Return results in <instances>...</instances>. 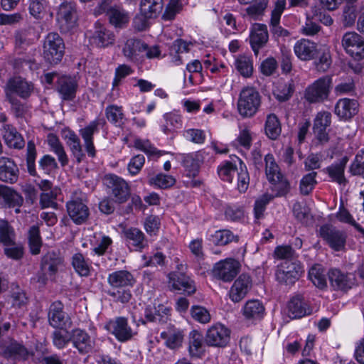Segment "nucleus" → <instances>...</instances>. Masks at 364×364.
<instances>
[{"label": "nucleus", "mask_w": 364, "mask_h": 364, "mask_svg": "<svg viewBox=\"0 0 364 364\" xmlns=\"http://www.w3.org/2000/svg\"><path fill=\"white\" fill-rule=\"evenodd\" d=\"M107 283L111 289L107 294L116 302L128 303L132 298L130 288L136 283L134 275L129 271L121 269L108 274Z\"/></svg>", "instance_id": "nucleus-1"}, {"label": "nucleus", "mask_w": 364, "mask_h": 364, "mask_svg": "<svg viewBox=\"0 0 364 364\" xmlns=\"http://www.w3.org/2000/svg\"><path fill=\"white\" fill-rule=\"evenodd\" d=\"M64 259L60 253L48 252L41 261V270L33 279L41 285H46L48 280H54L58 270L63 267Z\"/></svg>", "instance_id": "nucleus-2"}, {"label": "nucleus", "mask_w": 364, "mask_h": 364, "mask_svg": "<svg viewBox=\"0 0 364 364\" xmlns=\"http://www.w3.org/2000/svg\"><path fill=\"white\" fill-rule=\"evenodd\" d=\"M77 5L74 1L65 0L56 8L55 20L61 32L67 33L77 26Z\"/></svg>", "instance_id": "nucleus-3"}, {"label": "nucleus", "mask_w": 364, "mask_h": 364, "mask_svg": "<svg viewBox=\"0 0 364 364\" xmlns=\"http://www.w3.org/2000/svg\"><path fill=\"white\" fill-rule=\"evenodd\" d=\"M304 272V267L299 260L287 259L277 266L275 277L282 284L293 285Z\"/></svg>", "instance_id": "nucleus-4"}, {"label": "nucleus", "mask_w": 364, "mask_h": 364, "mask_svg": "<svg viewBox=\"0 0 364 364\" xmlns=\"http://www.w3.org/2000/svg\"><path fill=\"white\" fill-rule=\"evenodd\" d=\"M87 197L85 193L75 192L66 203L67 212L76 225L85 223L90 215Z\"/></svg>", "instance_id": "nucleus-5"}, {"label": "nucleus", "mask_w": 364, "mask_h": 364, "mask_svg": "<svg viewBox=\"0 0 364 364\" xmlns=\"http://www.w3.org/2000/svg\"><path fill=\"white\" fill-rule=\"evenodd\" d=\"M260 103V95L257 90L252 87H245L238 99V112L243 117H251L258 111Z\"/></svg>", "instance_id": "nucleus-6"}, {"label": "nucleus", "mask_w": 364, "mask_h": 364, "mask_svg": "<svg viewBox=\"0 0 364 364\" xmlns=\"http://www.w3.org/2000/svg\"><path fill=\"white\" fill-rule=\"evenodd\" d=\"M332 85V77L330 75L323 76L305 90V99L310 103L321 102L328 98Z\"/></svg>", "instance_id": "nucleus-7"}, {"label": "nucleus", "mask_w": 364, "mask_h": 364, "mask_svg": "<svg viewBox=\"0 0 364 364\" xmlns=\"http://www.w3.org/2000/svg\"><path fill=\"white\" fill-rule=\"evenodd\" d=\"M231 331L220 323L212 325L206 331L204 342L210 347L225 348L230 341Z\"/></svg>", "instance_id": "nucleus-8"}, {"label": "nucleus", "mask_w": 364, "mask_h": 364, "mask_svg": "<svg viewBox=\"0 0 364 364\" xmlns=\"http://www.w3.org/2000/svg\"><path fill=\"white\" fill-rule=\"evenodd\" d=\"M104 183L116 202L125 203L130 196V188L127 182L115 174L105 176Z\"/></svg>", "instance_id": "nucleus-9"}, {"label": "nucleus", "mask_w": 364, "mask_h": 364, "mask_svg": "<svg viewBox=\"0 0 364 364\" xmlns=\"http://www.w3.org/2000/svg\"><path fill=\"white\" fill-rule=\"evenodd\" d=\"M105 328L118 341L122 343L131 340L135 335L128 323L127 318L122 316L109 321Z\"/></svg>", "instance_id": "nucleus-10"}, {"label": "nucleus", "mask_w": 364, "mask_h": 364, "mask_svg": "<svg viewBox=\"0 0 364 364\" xmlns=\"http://www.w3.org/2000/svg\"><path fill=\"white\" fill-rule=\"evenodd\" d=\"M240 263L233 258H227L215 264L213 269V276L228 282L232 281L238 274Z\"/></svg>", "instance_id": "nucleus-11"}, {"label": "nucleus", "mask_w": 364, "mask_h": 364, "mask_svg": "<svg viewBox=\"0 0 364 364\" xmlns=\"http://www.w3.org/2000/svg\"><path fill=\"white\" fill-rule=\"evenodd\" d=\"M319 232L321 237L331 249L335 251H341L344 249L347 239L345 232L328 225L321 226Z\"/></svg>", "instance_id": "nucleus-12"}, {"label": "nucleus", "mask_w": 364, "mask_h": 364, "mask_svg": "<svg viewBox=\"0 0 364 364\" xmlns=\"http://www.w3.org/2000/svg\"><path fill=\"white\" fill-rule=\"evenodd\" d=\"M331 287L336 291H348L356 284V278L353 273H346L339 269H331L328 272Z\"/></svg>", "instance_id": "nucleus-13"}, {"label": "nucleus", "mask_w": 364, "mask_h": 364, "mask_svg": "<svg viewBox=\"0 0 364 364\" xmlns=\"http://www.w3.org/2000/svg\"><path fill=\"white\" fill-rule=\"evenodd\" d=\"M105 123L103 119H95L79 130V134L84 141V146L88 156L94 158L96 150L94 145V134L99 132V126Z\"/></svg>", "instance_id": "nucleus-14"}, {"label": "nucleus", "mask_w": 364, "mask_h": 364, "mask_svg": "<svg viewBox=\"0 0 364 364\" xmlns=\"http://www.w3.org/2000/svg\"><path fill=\"white\" fill-rule=\"evenodd\" d=\"M33 90V85L32 83L21 77H14L7 82L5 91L6 97L18 95L21 98L26 99L30 97Z\"/></svg>", "instance_id": "nucleus-15"}, {"label": "nucleus", "mask_w": 364, "mask_h": 364, "mask_svg": "<svg viewBox=\"0 0 364 364\" xmlns=\"http://www.w3.org/2000/svg\"><path fill=\"white\" fill-rule=\"evenodd\" d=\"M331 124V114L329 112H319L314 120L313 132L316 139L321 144H326L329 140L326 129Z\"/></svg>", "instance_id": "nucleus-16"}, {"label": "nucleus", "mask_w": 364, "mask_h": 364, "mask_svg": "<svg viewBox=\"0 0 364 364\" xmlns=\"http://www.w3.org/2000/svg\"><path fill=\"white\" fill-rule=\"evenodd\" d=\"M78 87L75 77L61 75L56 82V91L63 101H72L75 98Z\"/></svg>", "instance_id": "nucleus-17"}, {"label": "nucleus", "mask_w": 364, "mask_h": 364, "mask_svg": "<svg viewBox=\"0 0 364 364\" xmlns=\"http://www.w3.org/2000/svg\"><path fill=\"white\" fill-rule=\"evenodd\" d=\"M171 308L164 304L158 306H147L144 309V318L141 322H153L159 324H164L171 320Z\"/></svg>", "instance_id": "nucleus-18"}, {"label": "nucleus", "mask_w": 364, "mask_h": 364, "mask_svg": "<svg viewBox=\"0 0 364 364\" xmlns=\"http://www.w3.org/2000/svg\"><path fill=\"white\" fill-rule=\"evenodd\" d=\"M185 333L183 330L169 324L161 331L160 337L164 341V345L171 350H177L182 346Z\"/></svg>", "instance_id": "nucleus-19"}, {"label": "nucleus", "mask_w": 364, "mask_h": 364, "mask_svg": "<svg viewBox=\"0 0 364 364\" xmlns=\"http://www.w3.org/2000/svg\"><path fill=\"white\" fill-rule=\"evenodd\" d=\"M85 36L89 38V43L91 46H110L114 43V35L110 31L107 30L103 26L96 22L95 24V31H88Z\"/></svg>", "instance_id": "nucleus-20"}, {"label": "nucleus", "mask_w": 364, "mask_h": 364, "mask_svg": "<svg viewBox=\"0 0 364 364\" xmlns=\"http://www.w3.org/2000/svg\"><path fill=\"white\" fill-rule=\"evenodd\" d=\"M71 342L79 353L87 354L91 352L95 346V341L84 330L75 328L71 331Z\"/></svg>", "instance_id": "nucleus-21"}, {"label": "nucleus", "mask_w": 364, "mask_h": 364, "mask_svg": "<svg viewBox=\"0 0 364 364\" xmlns=\"http://www.w3.org/2000/svg\"><path fill=\"white\" fill-rule=\"evenodd\" d=\"M168 278L169 284L173 289L182 291L188 295L195 293L196 290L195 283L188 275L182 272H173L169 274Z\"/></svg>", "instance_id": "nucleus-22"}, {"label": "nucleus", "mask_w": 364, "mask_h": 364, "mask_svg": "<svg viewBox=\"0 0 364 364\" xmlns=\"http://www.w3.org/2000/svg\"><path fill=\"white\" fill-rule=\"evenodd\" d=\"M252 287L251 277L245 274H241L233 283L229 295L234 302L240 301Z\"/></svg>", "instance_id": "nucleus-23"}, {"label": "nucleus", "mask_w": 364, "mask_h": 364, "mask_svg": "<svg viewBox=\"0 0 364 364\" xmlns=\"http://www.w3.org/2000/svg\"><path fill=\"white\" fill-rule=\"evenodd\" d=\"M311 309L301 296L292 297L287 305V314L291 319L301 318L310 315Z\"/></svg>", "instance_id": "nucleus-24"}, {"label": "nucleus", "mask_w": 364, "mask_h": 364, "mask_svg": "<svg viewBox=\"0 0 364 364\" xmlns=\"http://www.w3.org/2000/svg\"><path fill=\"white\" fill-rule=\"evenodd\" d=\"M18 168L12 159L0 158V181L12 184L18 181Z\"/></svg>", "instance_id": "nucleus-25"}, {"label": "nucleus", "mask_w": 364, "mask_h": 364, "mask_svg": "<svg viewBox=\"0 0 364 364\" xmlns=\"http://www.w3.org/2000/svg\"><path fill=\"white\" fill-rule=\"evenodd\" d=\"M48 318L49 324L53 328H63L66 326L68 318L61 301H55L50 304Z\"/></svg>", "instance_id": "nucleus-26"}, {"label": "nucleus", "mask_w": 364, "mask_h": 364, "mask_svg": "<svg viewBox=\"0 0 364 364\" xmlns=\"http://www.w3.org/2000/svg\"><path fill=\"white\" fill-rule=\"evenodd\" d=\"M359 104L356 100L340 99L335 106V114L341 119L352 118L358 112Z\"/></svg>", "instance_id": "nucleus-27"}, {"label": "nucleus", "mask_w": 364, "mask_h": 364, "mask_svg": "<svg viewBox=\"0 0 364 364\" xmlns=\"http://www.w3.org/2000/svg\"><path fill=\"white\" fill-rule=\"evenodd\" d=\"M102 11H107L109 23L116 28H123L129 22L128 14L119 8L108 7L107 2H102L100 5Z\"/></svg>", "instance_id": "nucleus-28"}, {"label": "nucleus", "mask_w": 364, "mask_h": 364, "mask_svg": "<svg viewBox=\"0 0 364 364\" xmlns=\"http://www.w3.org/2000/svg\"><path fill=\"white\" fill-rule=\"evenodd\" d=\"M64 139L75 162L80 164L85 159V154L82 150L79 136L73 131L68 130L65 133Z\"/></svg>", "instance_id": "nucleus-29"}, {"label": "nucleus", "mask_w": 364, "mask_h": 364, "mask_svg": "<svg viewBox=\"0 0 364 364\" xmlns=\"http://www.w3.org/2000/svg\"><path fill=\"white\" fill-rule=\"evenodd\" d=\"M124 234L126 243L132 250L141 251L147 245L144 232L138 228L127 229L124 231Z\"/></svg>", "instance_id": "nucleus-30"}, {"label": "nucleus", "mask_w": 364, "mask_h": 364, "mask_svg": "<svg viewBox=\"0 0 364 364\" xmlns=\"http://www.w3.org/2000/svg\"><path fill=\"white\" fill-rule=\"evenodd\" d=\"M348 161V158L344 156L338 161L325 168L323 171L329 176L331 181L336 182L339 184H346L347 180L345 178L344 172Z\"/></svg>", "instance_id": "nucleus-31"}, {"label": "nucleus", "mask_w": 364, "mask_h": 364, "mask_svg": "<svg viewBox=\"0 0 364 364\" xmlns=\"http://www.w3.org/2000/svg\"><path fill=\"white\" fill-rule=\"evenodd\" d=\"M165 124L161 126V131L165 134H169L180 129L183 127V117L178 111L165 113L163 116Z\"/></svg>", "instance_id": "nucleus-32"}, {"label": "nucleus", "mask_w": 364, "mask_h": 364, "mask_svg": "<svg viewBox=\"0 0 364 364\" xmlns=\"http://www.w3.org/2000/svg\"><path fill=\"white\" fill-rule=\"evenodd\" d=\"M3 138L10 148L21 149L24 147L25 141L16 129L10 124L4 126Z\"/></svg>", "instance_id": "nucleus-33"}, {"label": "nucleus", "mask_w": 364, "mask_h": 364, "mask_svg": "<svg viewBox=\"0 0 364 364\" xmlns=\"http://www.w3.org/2000/svg\"><path fill=\"white\" fill-rule=\"evenodd\" d=\"M209 240L216 246H225L232 242H238L239 236L228 229H221L215 231Z\"/></svg>", "instance_id": "nucleus-34"}, {"label": "nucleus", "mask_w": 364, "mask_h": 364, "mask_svg": "<svg viewBox=\"0 0 364 364\" xmlns=\"http://www.w3.org/2000/svg\"><path fill=\"white\" fill-rule=\"evenodd\" d=\"M3 354L6 358L26 360L28 356V351L21 343L13 341L4 347Z\"/></svg>", "instance_id": "nucleus-35"}, {"label": "nucleus", "mask_w": 364, "mask_h": 364, "mask_svg": "<svg viewBox=\"0 0 364 364\" xmlns=\"http://www.w3.org/2000/svg\"><path fill=\"white\" fill-rule=\"evenodd\" d=\"M267 27L265 24L255 23L250 31V42L251 46H263L268 41Z\"/></svg>", "instance_id": "nucleus-36"}, {"label": "nucleus", "mask_w": 364, "mask_h": 364, "mask_svg": "<svg viewBox=\"0 0 364 364\" xmlns=\"http://www.w3.org/2000/svg\"><path fill=\"white\" fill-rule=\"evenodd\" d=\"M181 164L185 168L187 176L194 178L198 175L200 162L196 154H183L181 156Z\"/></svg>", "instance_id": "nucleus-37"}, {"label": "nucleus", "mask_w": 364, "mask_h": 364, "mask_svg": "<svg viewBox=\"0 0 364 364\" xmlns=\"http://www.w3.org/2000/svg\"><path fill=\"white\" fill-rule=\"evenodd\" d=\"M72 266L75 272L80 277H88L92 269L88 259H85L82 254L75 253L72 257Z\"/></svg>", "instance_id": "nucleus-38"}, {"label": "nucleus", "mask_w": 364, "mask_h": 364, "mask_svg": "<svg viewBox=\"0 0 364 364\" xmlns=\"http://www.w3.org/2000/svg\"><path fill=\"white\" fill-rule=\"evenodd\" d=\"M188 351L192 357L199 358L204 352L202 335L197 331L189 334Z\"/></svg>", "instance_id": "nucleus-39"}, {"label": "nucleus", "mask_w": 364, "mask_h": 364, "mask_svg": "<svg viewBox=\"0 0 364 364\" xmlns=\"http://www.w3.org/2000/svg\"><path fill=\"white\" fill-rule=\"evenodd\" d=\"M267 136L272 140L277 139L282 132L280 122L274 114H269L267 117L264 126Z\"/></svg>", "instance_id": "nucleus-40"}, {"label": "nucleus", "mask_w": 364, "mask_h": 364, "mask_svg": "<svg viewBox=\"0 0 364 364\" xmlns=\"http://www.w3.org/2000/svg\"><path fill=\"white\" fill-rule=\"evenodd\" d=\"M264 311L262 304L257 299L247 301L242 308V314L247 318H256L260 317Z\"/></svg>", "instance_id": "nucleus-41"}, {"label": "nucleus", "mask_w": 364, "mask_h": 364, "mask_svg": "<svg viewBox=\"0 0 364 364\" xmlns=\"http://www.w3.org/2000/svg\"><path fill=\"white\" fill-rule=\"evenodd\" d=\"M28 245L32 255H38L43 245L40 230L37 225H33L28 232Z\"/></svg>", "instance_id": "nucleus-42"}, {"label": "nucleus", "mask_w": 364, "mask_h": 364, "mask_svg": "<svg viewBox=\"0 0 364 364\" xmlns=\"http://www.w3.org/2000/svg\"><path fill=\"white\" fill-rule=\"evenodd\" d=\"M176 178L171 176L159 173L156 176L149 174V183L157 188L166 189L172 187L176 183Z\"/></svg>", "instance_id": "nucleus-43"}, {"label": "nucleus", "mask_w": 364, "mask_h": 364, "mask_svg": "<svg viewBox=\"0 0 364 364\" xmlns=\"http://www.w3.org/2000/svg\"><path fill=\"white\" fill-rule=\"evenodd\" d=\"M309 278L319 289H323L327 286L325 271L320 264H315L309 269Z\"/></svg>", "instance_id": "nucleus-44"}, {"label": "nucleus", "mask_w": 364, "mask_h": 364, "mask_svg": "<svg viewBox=\"0 0 364 364\" xmlns=\"http://www.w3.org/2000/svg\"><path fill=\"white\" fill-rule=\"evenodd\" d=\"M16 240V232L10 223L0 218V244L9 245Z\"/></svg>", "instance_id": "nucleus-45"}, {"label": "nucleus", "mask_w": 364, "mask_h": 364, "mask_svg": "<svg viewBox=\"0 0 364 364\" xmlns=\"http://www.w3.org/2000/svg\"><path fill=\"white\" fill-rule=\"evenodd\" d=\"M105 115L109 122L117 127H122L124 122L122 107L115 105H109L105 109Z\"/></svg>", "instance_id": "nucleus-46"}, {"label": "nucleus", "mask_w": 364, "mask_h": 364, "mask_svg": "<svg viewBox=\"0 0 364 364\" xmlns=\"http://www.w3.org/2000/svg\"><path fill=\"white\" fill-rule=\"evenodd\" d=\"M163 7V0H141L140 3V10L155 18L161 12Z\"/></svg>", "instance_id": "nucleus-47"}, {"label": "nucleus", "mask_w": 364, "mask_h": 364, "mask_svg": "<svg viewBox=\"0 0 364 364\" xmlns=\"http://www.w3.org/2000/svg\"><path fill=\"white\" fill-rule=\"evenodd\" d=\"M266 162V176L269 183H275L278 181L279 178H282L283 175L279 171L278 165L275 163L274 157L271 154H267L265 156Z\"/></svg>", "instance_id": "nucleus-48"}, {"label": "nucleus", "mask_w": 364, "mask_h": 364, "mask_svg": "<svg viewBox=\"0 0 364 364\" xmlns=\"http://www.w3.org/2000/svg\"><path fill=\"white\" fill-rule=\"evenodd\" d=\"M268 3V0H257L254 4L246 8V13L255 21L262 20Z\"/></svg>", "instance_id": "nucleus-49"}, {"label": "nucleus", "mask_w": 364, "mask_h": 364, "mask_svg": "<svg viewBox=\"0 0 364 364\" xmlns=\"http://www.w3.org/2000/svg\"><path fill=\"white\" fill-rule=\"evenodd\" d=\"M336 218L343 223L350 225L354 227L356 230L364 235V228L358 224L350 212L345 208L343 204L339 206L338 212L336 213Z\"/></svg>", "instance_id": "nucleus-50"}, {"label": "nucleus", "mask_w": 364, "mask_h": 364, "mask_svg": "<svg viewBox=\"0 0 364 364\" xmlns=\"http://www.w3.org/2000/svg\"><path fill=\"white\" fill-rule=\"evenodd\" d=\"M182 136L186 141L198 145L203 144L206 139L205 131L200 129L190 128L184 129Z\"/></svg>", "instance_id": "nucleus-51"}, {"label": "nucleus", "mask_w": 364, "mask_h": 364, "mask_svg": "<svg viewBox=\"0 0 364 364\" xmlns=\"http://www.w3.org/2000/svg\"><path fill=\"white\" fill-rule=\"evenodd\" d=\"M4 253L13 260L19 261L24 255V247L21 243H16V240L9 245H4Z\"/></svg>", "instance_id": "nucleus-52"}, {"label": "nucleus", "mask_w": 364, "mask_h": 364, "mask_svg": "<svg viewBox=\"0 0 364 364\" xmlns=\"http://www.w3.org/2000/svg\"><path fill=\"white\" fill-rule=\"evenodd\" d=\"M43 57L45 60L52 65L60 63L64 55L65 47H44Z\"/></svg>", "instance_id": "nucleus-53"}, {"label": "nucleus", "mask_w": 364, "mask_h": 364, "mask_svg": "<svg viewBox=\"0 0 364 364\" xmlns=\"http://www.w3.org/2000/svg\"><path fill=\"white\" fill-rule=\"evenodd\" d=\"M316 176L317 173L312 171L302 177L299 184L300 192L302 195L307 196L313 191L317 183Z\"/></svg>", "instance_id": "nucleus-54"}, {"label": "nucleus", "mask_w": 364, "mask_h": 364, "mask_svg": "<svg viewBox=\"0 0 364 364\" xmlns=\"http://www.w3.org/2000/svg\"><path fill=\"white\" fill-rule=\"evenodd\" d=\"M237 174V189L240 193H245L250 184V176L245 164L240 160V168L236 171Z\"/></svg>", "instance_id": "nucleus-55"}, {"label": "nucleus", "mask_w": 364, "mask_h": 364, "mask_svg": "<svg viewBox=\"0 0 364 364\" xmlns=\"http://www.w3.org/2000/svg\"><path fill=\"white\" fill-rule=\"evenodd\" d=\"M236 171H237V167L230 161H225L218 168L219 177L228 183H232Z\"/></svg>", "instance_id": "nucleus-56"}, {"label": "nucleus", "mask_w": 364, "mask_h": 364, "mask_svg": "<svg viewBox=\"0 0 364 364\" xmlns=\"http://www.w3.org/2000/svg\"><path fill=\"white\" fill-rule=\"evenodd\" d=\"M356 1L346 0V4L343 8V16L346 26H352L357 18V6L354 4Z\"/></svg>", "instance_id": "nucleus-57"}, {"label": "nucleus", "mask_w": 364, "mask_h": 364, "mask_svg": "<svg viewBox=\"0 0 364 364\" xmlns=\"http://www.w3.org/2000/svg\"><path fill=\"white\" fill-rule=\"evenodd\" d=\"M26 165L27 170L30 175L35 176L37 174L35 161L36 158V144L33 141L27 143Z\"/></svg>", "instance_id": "nucleus-58"}, {"label": "nucleus", "mask_w": 364, "mask_h": 364, "mask_svg": "<svg viewBox=\"0 0 364 364\" xmlns=\"http://www.w3.org/2000/svg\"><path fill=\"white\" fill-rule=\"evenodd\" d=\"M134 146L148 156H160L161 153L147 139H136Z\"/></svg>", "instance_id": "nucleus-59"}, {"label": "nucleus", "mask_w": 364, "mask_h": 364, "mask_svg": "<svg viewBox=\"0 0 364 364\" xmlns=\"http://www.w3.org/2000/svg\"><path fill=\"white\" fill-rule=\"evenodd\" d=\"M46 7V0H29V14L36 19L43 18Z\"/></svg>", "instance_id": "nucleus-60"}, {"label": "nucleus", "mask_w": 364, "mask_h": 364, "mask_svg": "<svg viewBox=\"0 0 364 364\" xmlns=\"http://www.w3.org/2000/svg\"><path fill=\"white\" fill-rule=\"evenodd\" d=\"M252 134L248 128L245 127L240 129L237 139L232 142V145L236 147L241 146L246 150L250 149L252 141Z\"/></svg>", "instance_id": "nucleus-61"}, {"label": "nucleus", "mask_w": 364, "mask_h": 364, "mask_svg": "<svg viewBox=\"0 0 364 364\" xmlns=\"http://www.w3.org/2000/svg\"><path fill=\"white\" fill-rule=\"evenodd\" d=\"M235 66L238 72L245 77L252 74L253 66L251 59L246 56H240L235 60Z\"/></svg>", "instance_id": "nucleus-62"}, {"label": "nucleus", "mask_w": 364, "mask_h": 364, "mask_svg": "<svg viewBox=\"0 0 364 364\" xmlns=\"http://www.w3.org/2000/svg\"><path fill=\"white\" fill-rule=\"evenodd\" d=\"M191 315L193 319L200 323H208L211 320L208 310L202 306H193L191 309Z\"/></svg>", "instance_id": "nucleus-63"}, {"label": "nucleus", "mask_w": 364, "mask_h": 364, "mask_svg": "<svg viewBox=\"0 0 364 364\" xmlns=\"http://www.w3.org/2000/svg\"><path fill=\"white\" fill-rule=\"evenodd\" d=\"M112 244V240L109 236L100 235L96 240L92 252L98 256L104 255L108 252Z\"/></svg>", "instance_id": "nucleus-64"}]
</instances>
